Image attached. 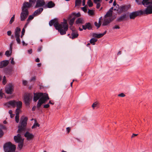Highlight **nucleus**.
Segmentation results:
<instances>
[{
    "label": "nucleus",
    "instance_id": "nucleus-1",
    "mask_svg": "<svg viewBox=\"0 0 152 152\" xmlns=\"http://www.w3.org/2000/svg\"><path fill=\"white\" fill-rule=\"evenodd\" d=\"M49 25L50 26L53 25L61 35L65 34L68 29V26L66 21L59 24L56 19L50 20L49 22Z\"/></svg>",
    "mask_w": 152,
    "mask_h": 152
},
{
    "label": "nucleus",
    "instance_id": "nucleus-2",
    "mask_svg": "<svg viewBox=\"0 0 152 152\" xmlns=\"http://www.w3.org/2000/svg\"><path fill=\"white\" fill-rule=\"evenodd\" d=\"M36 0H29V2H24L21 7L22 12L20 14V20L24 21L29 14L28 9L32 7L34 4Z\"/></svg>",
    "mask_w": 152,
    "mask_h": 152
},
{
    "label": "nucleus",
    "instance_id": "nucleus-3",
    "mask_svg": "<svg viewBox=\"0 0 152 152\" xmlns=\"http://www.w3.org/2000/svg\"><path fill=\"white\" fill-rule=\"evenodd\" d=\"M137 4L142 5L146 8L143 12L145 14H152V0H135Z\"/></svg>",
    "mask_w": 152,
    "mask_h": 152
},
{
    "label": "nucleus",
    "instance_id": "nucleus-4",
    "mask_svg": "<svg viewBox=\"0 0 152 152\" xmlns=\"http://www.w3.org/2000/svg\"><path fill=\"white\" fill-rule=\"evenodd\" d=\"M27 117H25L22 120L20 121V124L18 126V133H23L26 130V126L27 125Z\"/></svg>",
    "mask_w": 152,
    "mask_h": 152
},
{
    "label": "nucleus",
    "instance_id": "nucleus-5",
    "mask_svg": "<svg viewBox=\"0 0 152 152\" xmlns=\"http://www.w3.org/2000/svg\"><path fill=\"white\" fill-rule=\"evenodd\" d=\"M4 148L5 152H14L16 147L15 145L9 142L4 144Z\"/></svg>",
    "mask_w": 152,
    "mask_h": 152
},
{
    "label": "nucleus",
    "instance_id": "nucleus-6",
    "mask_svg": "<svg viewBox=\"0 0 152 152\" xmlns=\"http://www.w3.org/2000/svg\"><path fill=\"white\" fill-rule=\"evenodd\" d=\"M32 96L30 94H25L24 96V102L26 106H29L31 101Z\"/></svg>",
    "mask_w": 152,
    "mask_h": 152
},
{
    "label": "nucleus",
    "instance_id": "nucleus-7",
    "mask_svg": "<svg viewBox=\"0 0 152 152\" xmlns=\"http://www.w3.org/2000/svg\"><path fill=\"white\" fill-rule=\"evenodd\" d=\"M45 95H46V96L44 97H42V98L39 99L37 105V107L39 108L43 104L45 103L49 99L48 94H45Z\"/></svg>",
    "mask_w": 152,
    "mask_h": 152
},
{
    "label": "nucleus",
    "instance_id": "nucleus-8",
    "mask_svg": "<svg viewBox=\"0 0 152 152\" xmlns=\"http://www.w3.org/2000/svg\"><path fill=\"white\" fill-rule=\"evenodd\" d=\"M145 14L143 11L142 10L133 12L130 13L129 18L130 19H134L137 16Z\"/></svg>",
    "mask_w": 152,
    "mask_h": 152
},
{
    "label": "nucleus",
    "instance_id": "nucleus-9",
    "mask_svg": "<svg viewBox=\"0 0 152 152\" xmlns=\"http://www.w3.org/2000/svg\"><path fill=\"white\" fill-rule=\"evenodd\" d=\"M45 94H47L45 93H34V96L33 98V100L34 102H36L39 99L44 97L46 96Z\"/></svg>",
    "mask_w": 152,
    "mask_h": 152
},
{
    "label": "nucleus",
    "instance_id": "nucleus-10",
    "mask_svg": "<svg viewBox=\"0 0 152 152\" xmlns=\"http://www.w3.org/2000/svg\"><path fill=\"white\" fill-rule=\"evenodd\" d=\"M13 86L11 84H9L5 88V92L8 94H12L13 91Z\"/></svg>",
    "mask_w": 152,
    "mask_h": 152
},
{
    "label": "nucleus",
    "instance_id": "nucleus-11",
    "mask_svg": "<svg viewBox=\"0 0 152 152\" xmlns=\"http://www.w3.org/2000/svg\"><path fill=\"white\" fill-rule=\"evenodd\" d=\"M21 133H19L18 134L17 136H15L14 137V140L17 143H19L20 142H22L24 141V139H23L21 137Z\"/></svg>",
    "mask_w": 152,
    "mask_h": 152
},
{
    "label": "nucleus",
    "instance_id": "nucleus-12",
    "mask_svg": "<svg viewBox=\"0 0 152 152\" xmlns=\"http://www.w3.org/2000/svg\"><path fill=\"white\" fill-rule=\"evenodd\" d=\"M114 18H109L104 19L103 22L102 26H106L108 25L111 22Z\"/></svg>",
    "mask_w": 152,
    "mask_h": 152
},
{
    "label": "nucleus",
    "instance_id": "nucleus-13",
    "mask_svg": "<svg viewBox=\"0 0 152 152\" xmlns=\"http://www.w3.org/2000/svg\"><path fill=\"white\" fill-rule=\"evenodd\" d=\"M45 4V2L44 0H37L35 7L37 8L42 7Z\"/></svg>",
    "mask_w": 152,
    "mask_h": 152
},
{
    "label": "nucleus",
    "instance_id": "nucleus-14",
    "mask_svg": "<svg viewBox=\"0 0 152 152\" xmlns=\"http://www.w3.org/2000/svg\"><path fill=\"white\" fill-rule=\"evenodd\" d=\"M8 60H4L0 62V69L7 66L9 63Z\"/></svg>",
    "mask_w": 152,
    "mask_h": 152
},
{
    "label": "nucleus",
    "instance_id": "nucleus-15",
    "mask_svg": "<svg viewBox=\"0 0 152 152\" xmlns=\"http://www.w3.org/2000/svg\"><path fill=\"white\" fill-rule=\"evenodd\" d=\"M25 137L28 140H32L34 137V135L31 133H30L28 132H27L24 134Z\"/></svg>",
    "mask_w": 152,
    "mask_h": 152
},
{
    "label": "nucleus",
    "instance_id": "nucleus-16",
    "mask_svg": "<svg viewBox=\"0 0 152 152\" xmlns=\"http://www.w3.org/2000/svg\"><path fill=\"white\" fill-rule=\"evenodd\" d=\"M127 18V16L126 15V14H124L118 18L116 20V21L118 22L122 21L124 20H126Z\"/></svg>",
    "mask_w": 152,
    "mask_h": 152
},
{
    "label": "nucleus",
    "instance_id": "nucleus-17",
    "mask_svg": "<svg viewBox=\"0 0 152 152\" xmlns=\"http://www.w3.org/2000/svg\"><path fill=\"white\" fill-rule=\"evenodd\" d=\"M5 73L7 75H11L12 73V68L7 67L5 68L4 70Z\"/></svg>",
    "mask_w": 152,
    "mask_h": 152
},
{
    "label": "nucleus",
    "instance_id": "nucleus-18",
    "mask_svg": "<svg viewBox=\"0 0 152 152\" xmlns=\"http://www.w3.org/2000/svg\"><path fill=\"white\" fill-rule=\"evenodd\" d=\"M43 10V8H39L34 12L33 15H34V16H35L37 15L40 14L42 12Z\"/></svg>",
    "mask_w": 152,
    "mask_h": 152
},
{
    "label": "nucleus",
    "instance_id": "nucleus-19",
    "mask_svg": "<svg viewBox=\"0 0 152 152\" xmlns=\"http://www.w3.org/2000/svg\"><path fill=\"white\" fill-rule=\"evenodd\" d=\"M55 5V4L52 1H49L47 4L45 5L46 8H52L54 7Z\"/></svg>",
    "mask_w": 152,
    "mask_h": 152
},
{
    "label": "nucleus",
    "instance_id": "nucleus-20",
    "mask_svg": "<svg viewBox=\"0 0 152 152\" xmlns=\"http://www.w3.org/2000/svg\"><path fill=\"white\" fill-rule=\"evenodd\" d=\"M78 35V34L76 30H72V32L71 33V38L72 39H74L77 37Z\"/></svg>",
    "mask_w": 152,
    "mask_h": 152
},
{
    "label": "nucleus",
    "instance_id": "nucleus-21",
    "mask_svg": "<svg viewBox=\"0 0 152 152\" xmlns=\"http://www.w3.org/2000/svg\"><path fill=\"white\" fill-rule=\"evenodd\" d=\"M16 101L15 100H13L10 101L7 103V104L13 107H15L16 106Z\"/></svg>",
    "mask_w": 152,
    "mask_h": 152
},
{
    "label": "nucleus",
    "instance_id": "nucleus-22",
    "mask_svg": "<svg viewBox=\"0 0 152 152\" xmlns=\"http://www.w3.org/2000/svg\"><path fill=\"white\" fill-rule=\"evenodd\" d=\"M20 31L21 29L20 28L17 27L16 28L15 32V37L20 36Z\"/></svg>",
    "mask_w": 152,
    "mask_h": 152
},
{
    "label": "nucleus",
    "instance_id": "nucleus-23",
    "mask_svg": "<svg viewBox=\"0 0 152 152\" xmlns=\"http://www.w3.org/2000/svg\"><path fill=\"white\" fill-rule=\"evenodd\" d=\"M127 10V7L126 6H121L119 8V11L120 12H125Z\"/></svg>",
    "mask_w": 152,
    "mask_h": 152
},
{
    "label": "nucleus",
    "instance_id": "nucleus-24",
    "mask_svg": "<svg viewBox=\"0 0 152 152\" xmlns=\"http://www.w3.org/2000/svg\"><path fill=\"white\" fill-rule=\"evenodd\" d=\"M5 127L2 125L0 124V137H2L4 135V132L2 129H5Z\"/></svg>",
    "mask_w": 152,
    "mask_h": 152
},
{
    "label": "nucleus",
    "instance_id": "nucleus-25",
    "mask_svg": "<svg viewBox=\"0 0 152 152\" xmlns=\"http://www.w3.org/2000/svg\"><path fill=\"white\" fill-rule=\"evenodd\" d=\"M22 103L21 101H16V106L17 108L20 109L22 107Z\"/></svg>",
    "mask_w": 152,
    "mask_h": 152
},
{
    "label": "nucleus",
    "instance_id": "nucleus-26",
    "mask_svg": "<svg viewBox=\"0 0 152 152\" xmlns=\"http://www.w3.org/2000/svg\"><path fill=\"white\" fill-rule=\"evenodd\" d=\"M102 34H98L96 33H93L92 34L93 37L96 38H99L102 37Z\"/></svg>",
    "mask_w": 152,
    "mask_h": 152
},
{
    "label": "nucleus",
    "instance_id": "nucleus-27",
    "mask_svg": "<svg viewBox=\"0 0 152 152\" xmlns=\"http://www.w3.org/2000/svg\"><path fill=\"white\" fill-rule=\"evenodd\" d=\"M80 12H78L77 13H76L75 12H73L72 13L71 15L70 16V18L73 17V16H76V18L79 17L80 16Z\"/></svg>",
    "mask_w": 152,
    "mask_h": 152
},
{
    "label": "nucleus",
    "instance_id": "nucleus-28",
    "mask_svg": "<svg viewBox=\"0 0 152 152\" xmlns=\"http://www.w3.org/2000/svg\"><path fill=\"white\" fill-rule=\"evenodd\" d=\"M110 10H108L106 13V15L104 16V18H106L108 17H111L113 14L112 12H110Z\"/></svg>",
    "mask_w": 152,
    "mask_h": 152
},
{
    "label": "nucleus",
    "instance_id": "nucleus-29",
    "mask_svg": "<svg viewBox=\"0 0 152 152\" xmlns=\"http://www.w3.org/2000/svg\"><path fill=\"white\" fill-rule=\"evenodd\" d=\"M102 18V17H100L99 20V23H98L97 22H95L94 23V25L95 26H96L97 27V28H98L101 26V23L100 21V19Z\"/></svg>",
    "mask_w": 152,
    "mask_h": 152
},
{
    "label": "nucleus",
    "instance_id": "nucleus-30",
    "mask_svg": "<svg viewBox=\"0 0 152 152\" xmlns=\"http://www.w3.org/2000/svg\"><path fill=\"white\" fill-rule=\"evenodd\" d=\"M97 41V39L94 38L91 39L90 41V43L93 45H94L95 43Z\"/></svg>",
    "mask_w": 152,
    "mask_h": 152
},
{
    "label": "nucleus",
    "instance_id": "nucleus-31",
    "mask_svg": "<svg viewBox=\"0 0 152 152\" xmlns=\"http://www.w3.org/2000/svg\"><path fill=\"white\" fill-rule=\"evenodd\" d=\"M85 24L86 27V28L88 30H90L92 29L90 23H86Z\"/></svg>",
    "mask_w": 152,
    "mask_h": 152
},
{
    "label": "nucleus",
    "instance_id": "nucleus-32",
    "mask_svg": "<svg viewBox=\"0 0 152 152\" xmlns=\"http://www.w3.org/2000/svg\"><path fill=\"white\" fill-rule=\"evenodd\" d=\"M12 52V50L11 51L10 50H7L5 52V55H6L7 57H9V56L10 55Z\"/></svg>",
    "mask_w": 152,
    "mask_h": 152
},
{
    "label": "nucleus",
    "instance_id": "nucleus-33",
    "mask_svg": "<svg viewBox=\"0 0 152 152\" xmlns=\"http://www.w3.org/2000/svg\"><path fill=\"white\" fill-rule=\"evenodd\" d=\"M20 36H16L15 37L16 38V40L17 42V43L18 44H20L21 43V41L20 39Z\"/></svg>",
    "mask_w": 152,
    "mask_h": 152
},
{
    "label": "nucleus",
    "instance_id": "nucleus-34",
    "mask_svg": "<svg viewBox=\"0 0 152 152\" xmlns=\"http://www.w3.org/2000/svg\"><path fill=\"white\" fill-rule=\"evenodd\" d=\"M18 148L20 149V150L21 149L23 146V141L20 142L18 143Z\"/></svg>",
    "mask_w": 152,
    "mask_h": 152
},
{
    "label": "nucleus",
    "instance_id": "nucleus-35",
    "mask_svg": "<svg viewBox=\"0 0 152 152\" xmlns=\"http://www.w3.org/2000/svg\"><path fill=\"white\" fill-rule=\"evenodd\" d=\"M87 4L89 7H92L93 5V3L91 0H88Z\"/></svg>",
    "mask_w": 152,
    "mask_h": 152
},
{
    "label": "nucleus",
    "instance_id": "nucleus-36",
    "mask_svg": "<svg viewBox=\"0 0 152 152\" xmlns=\"http://www.w3.org/2000/svg\"><path fill=\"white\" fill-rule=\"evenodd\" d=\"M82 22V19L81 18H78L76 21V24H78L81 23Z\"/></svg>",
    "mask_w": 152,
    "mask_h": 152
},
{
    "label": "nucleus",
    "instance_id": "nucleus-37",
    "mask_svg": "<svg viewBox=\"0 0 152 152\" xmlns=\"http://www.w3.org/2000/svg\"><path fill=\"white\" fill-rule=\"evenodd\" d=\"M21 111V110L20 108H17L15 110V113L16 115H19V113Z\"/></svg>",
    "mask_w": 152,
    "mask_h": 152
},
{
    "label": "nucleus",
    "instance_id": "nucleus-38",
    "mask_svg": "<svg viewBox=\"0 0 152 152\" xmlns=\"http://www.w3.org/2000/svg\"><path fill=\"white\" fill-rule=\"evenodd\" d=\"M81 0H76L75 1V5L76 6L79 5L81 3Z\"/></svg>",
    "mask_w": 152,
    "mask_h": 152
},
{
    "label": "nucleus",
    "instance_id": "nucleus-39",
    "mask_svg": "<svg viewBox=\"0 0 152 152\" xmlns=\"http://www.w3.org/2000/svg\"><path fill=\"white\" fill-rule=\"evenodd\" d=\"M88 14H89L90 15H93L94 14L93 10L89 9L88 10Z\"/></svg>",
    "mask_w": 152,
    "mask_h": 152
},
{
    "label": "nucleus",
    "instance_id": "nucleus-40",
    "mask_svg": "<svg viewBox=\"0 0 152 152\" xmlns=\"http://www.w3.org/2000/svg\"><path fill=\"white\" fill-rule=\"evenodd\" d=\"M7 80L6 77L5 76H4L2 80V83L4 85H5L7 83Z\"/></svg>",
    "mask_w": 152,
    "mask_h": 152
},
{
    "label": "nucleus",
    "instance_id": "nucleus-41",
    "mask_svg": "<svg viewBox=\"0 0 152 152\" xmlns=\"http://www.w3.org/2000/svg\"><path fill=\"white\" fill-rule=\"evenodd\" d=\"M34 16L33 15V14L32 15H29L27 19V21H30V20H32L34 18Z\"/></svg>",
    "mask_w": 152,
    "mask_h": 152
},
{
    "label": "nucleus",
    "instance_id": "nucleus-42",
    "mask_svg": "<svg viewBox=\"0 0 152 152\" xmlns=\"http://www.w3.org/2000/svg\"><path fill=\"white\" fill-rule=\"evenodd\" d=\"M19 115H16L15 117V121L17 123H18L19 121Z\"/></svg>",
    "mask_w": 152,
    "mask_h": 152
},
{
    "label": "nucleus",
    "instance_id": "nucleus-43",
    "mask_svg": "<svg viewBox=\"0 0 152 152\" xmlns=\"http://www.w3.org/2000/svg\"><path fill=\"white\" fill-rule=\"evenodd\" d=\"M15 15H13V16L11 18L10 21V23L12 24L14 20Z\"/></svg>",
    "mask_w": 152,
    "mask_h": 152
},
{
    "label": "nucleus",
    "instance_id": "nucleus-44",
    "mask_svg": "<svg viewBox=\"0 0 152 152\" xmlns=\"http://www.w3.org/2000/svg\"><path fill=\"white\" fill-rule=\"evenodd\" d=\"M14 43L12 41L10 43V50L11 51L12 50V45Z\"/></svg>",
    "mask_w": 152,
    "mask_h": 152
},
{
    "label": "nucleus",
    "instance_id": "nucleus-45",
    "mask_svg": "<svg viewBox=\"0 0 152 152\" xmlns=\"http://www.w3.org/2000/svg\"><path fill=\"white\" fill-rule=\"evenodd\" d=\"M4 94L3 93V91L2 89L0 90V98H2Z\"/></svg>",
    "mask_w": 152,
    "mask_h": 152
},
{
    "label": "nucleus",
    "instance_id": "nucleus-46",
    "mask_svg": "<svg viewBox=\"0 0 152 152\" xmlns=\"http://www.w3.org/2000/svg\"><path fill=\"white\" fill-rule=\"evenodd\" d=\"M36 77L35 76H34V77H31L29 81L30 82H34L36 80Z\"/></svg>",
    "mask_w": 152,
    "mask_h": 152
},
{
    "label": "nucleus",
    "instance_id": "nucleus-47",
    "mask_svg": "<svg viewBox=\"0 0 152 152\" xmlns=\"http://www.w3.org/2000/svg\"><path fill=\"white\" fill-rule=\"evenodd\" d=\"M74 22V21L73 20H72V19H71L70 20L69 23L70 26H72L73 25Z\"/></svg>",
    "mask_w": 152,
    "mask_h": 152
},
{
    "label": "nucleus",
    "instance_id": "nucleus-48",
    "mask_svg": "<svg viewBox=\"0 0 152 152\" xmlns=\"http://www.w3.org/2000/svg\"><path fill=\"white\" fill-rule=\"evenodd\" d=\"M120 28V27L117 25H115L113 27V29H119Z\"/></svg>",
    "mask_w": 152,
    "mask_h": 152
},
{
    "label": "nucleus",
    "instance_id": "nucleus-49",
    "mask_svg": "<svg viewBox=\"0 0 152 152\" xmlns=\"http://www.w3.org/2000/svg\"><path fill=\"white\" fill-rule=\"evenodd\" d=\"M81 8L83 10V11L85 12H87V9L86 7H82Z\"/></svg>",
    "mask_w": 152,
    "mask_h": 152
},
{
    "label": "nucleus",
    "instance_id": "nucleus-50",
    "mask_svg": "<svg viewBox=\"0 0 152 152\" xmlns=\"http://www.w3.org/2000/svg\"><path fill=\"white\" fill-rule=\"evenodd\" d=\"M125 95L123 93H121L118 95V96L120 97H123L125 96Z\"/></svg>",
    "mask_w": 152,
    "mask_h": 152
},
{
    "label": "nucleus",
    "instance_id": "nucleus-51",
    "mask_svg": "<svg viewBox=\"0 0 152 152\" xmlns=\"http://www.w3.org/2000/svg\"><path fill=\"white\" fill-rule=\"evenodd\" d=\"M97 103L96 102H95L92 105V107L93 108V109H94V107L97 105Z\"/></svg>",
    "mask_w": 152,
    "mask_h": 152
},
{
    "label": "nucleus",
    "instance_id": "nucleus-52",
    "mask_svg": "<svg viewBox=\"0 0 152 152\" xmlns=\"http://www.w3.org/2000/svg\"><path fill=\"white\" fill-rule=\"evenodd\" d=\"M29 21H27V22L26 23V24H25V25H24V28H26L28 25V24H29Z\"/></svg>",
    "mask_w": 152,
    "mask_h": 152
},
{
    "label": "nucleus",
    "instance_id": "nucleus-53",
    "mask_svg": "<svg viewBox=\"0 0 152 152\" xmlns=\"http://www.w3.org/2000/svg\"><path fill=\"white\" fill-rule=\"evenodd\" d=\"M49 105L48 104H47L44 105L43 106V107L44 108H48L49 107Z\"/></svg>",
    "mask_w": 152,
    "mask_h": 152
},
{
    "label": "nucleus",
    "instance_id": "nucleus-54",
    "mask_svg": "<svg viewBox=\"0 0 152 152\" xmlns=\"http://www.w3.org/2000/svg\"><path fill=\"white\" fill-rule=\"evenodd\" d=\"M34 125L36 127H39V124L37 123L36 122H35L34 124Z\"/></svg>",
    "mask_w": 152,
    "mask_h": 152
},
{
    "label": "nucleus",
    "instance_id": "nucleus-55",
    "mask_svg": "<svg viewBox=\"0 0 152 152\" xmlns=\"http://www.w3.org/2000/svg\"><path fill=\"white\" fill-rule=\"evenodd\" d=\"M96 4V8L97 9L99 8L101 5L100 3H99L97 2V3Z\"/></svg>",
    "mask_w": 152,
    "mask_h": 152
},
{
    "label": "nucleus",
    "instance_id": "nucleus-56",
    "mask_svg": "<svg viewBox=\"0 0 152 152\" xmlns=\"http://www.w3.org/2000/svg\"><path fill=\"white\" fill-rule=\"evenodd\" d=\"M27 83V81L25 80H23V84L25 86L26 85Z\"/></svg>",
    "mask_w": 152,
    "mask_h": 152
},
{
    "label": "nucleus",
    "instance_id": "nucleus-57",
    "mask_svg": "<svg viewBox=\"0 0 152 152\" xmlns=\"http://www.w3.org/2000/svg\"><path fill=\"white\" fill-rule=\"evenodd\" d=\"M11 63L13 65L15 64V61H14V58H13L11 59Z\"/></svg>",
    "mask_w": 152,
    "mask_h": 152
},
{
    "label": "nucleus",
    "instance_id": "nucleus-58",
    "mask_svg": "<svg viewBox=\"0 0 152 152\" xmlns=\"http://www.w3.org/2000/svg\"><path fill=\"white\" fill-rule=\"evenodd\" d=\"M25 28H24V27L23 28L22 30V31L21 32V34H22L23 35H24L25 32Z\"/></svg>",
    "mask_w": 152,
    "mask_h": 152
},
{
    "label": "nucleus",
    "instance_id": "nucleus-59",
    "mask_svg": "<svg viewBox=\"0 0 152 152\" xmlns=\"http://www.w3.org/2000/svg\"><path fill=\"white\" fill-rule=\"evenodd\" d=\"M12 33V32L10 31H9L7 32V34L8 36H10Z\"/></svg>",
    "mask_w": 152,
    "mask_h": 152
},
{
    "label": "nucleus",
    "instance_id": "nucleus-60",
    "mask_svg": "<svg viewBox=\"0 0 152 152\" xmlns=\"http://www.w3.org/2000/svg\"><path fill=\"white\" fill-rule=\"evenodd\" d=\"M101 0H93L95 4H96L97 2L100 1Z\"/></svg>",
    "mask_w": 152,
    "mask_h": 152
},
{
    "label": "nucleus",
    "instance_id": "nucleus-61",
    "mask_svg": "<svg viewBox=\"0 0 152 152\" xmlns=\"http://www.w3.org/2000/svg\"><path fill=\"white\" fill-rule=\"evenodd\" d=\"M41 48L42 47H39L37 50V51L39 52L41 51Z\"/></svg>",
    "mask_w": 152,
    "mask_h": 152
},
{
    "label": "nucleus",
    "instance_id": "nucleus-62",
    "mask_svg": "<svg viewBox=\"0 0 152 152\" xmlns=\"http://www.w3.org/2000/svg\"><path fill=\"white\" fill-rule=\"evenodd\" d=\"M28 53H29V54H31L32 53V50L31 49L28 50Z\"/></svg>",
    "mask_w": 152,
    "mask_h": 152
},
{
    "label": "nucleus",
    "instance_id": "nucleus-63",
    "mask_svg": "<svg viewBox=\"0 0 152 152\" xmlns=\"http://www.w3.org/2000/svg\"><path fill=\"white\" fill-rule=\"evenodd\" d=\"M137 134H133L131 137L132 138H133L135 136H137Z\"/></svg>",
    "mask_w": 152,
    "mask_h": 152
},
{
    "label": "nucleus",
    "instance_id": "nucleus-64",
    "mask_svg": "<svg viewBox=\"0 0 152 152\" xmlns=\"http://www.w3.org/2000/svg\"><path fill=\"white\" fill-rule=\"evenodd\" d=\"M83 29L84 30H86L87 29V28H86V26L85 25H83Z\"/></svg>",
    "mask_w": 152,
    "mask_h": 152
}]
</instances>
